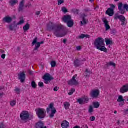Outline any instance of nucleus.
Listing matches in <instances>:
<instances>
[{"mask_svg":"<svg viewBox=\"0 0 128 128\" xmlns=\"http://www.w3.org/2000/svg\"><path fill=\"white\" fill-rule=\"evenodd\" d=\"M48 30L49 32L54 31V36L56 38H64L66 36L68 32L66 31V28L62 25H54L53 22H50L47 25Z\"/></svg>","mask_w":128,"mask_h":128,"instance_id":"f257e3e1","label":"nucleus"},{"mask_svg":"<svg viewBox=\"0 0 128 128\" xmlns=\"http://www.w3.org/2000/svg\"><path fill=\"white\" fill-rule=\"evenodd\" d=\"M95 48L100 50L101 52H104L106 48V44H104V40L102 38H98L95 40L94 42Z\"/></svg>","mask_w":128,"mask_h":128,"instance_id":"f03ea898","label":"nucleus"},{"mask_svg":"<svg viewBox=\"0 0 128 128\" xmlns=\"http://www.w3.org/2000/svg\"><path fill=\"white\" fill-rule=\"evenodd\" d=\"M50 118H52L54 116V114H56V110L54 106V104H50L49 107L47 108V113L50 114Z\"/></svg>","mask_w":128,"mask_h":128,"instance_id":"7ed1b4c3","label":"nucleus"},{"mask_svg":"<svg viewBox=\"0 0 128 128\" xmlns=\"http://www.w3.org/2000/svg\"><path fill=\"white\" fill-rule=\"evenodd\" d=\"M118 8L119 10V12L121 14H124V12H126H126H128V4H124V5L122 3H119L118 5Z\"/></svg>","mask_w":128,"mask_h":128,"instance_id":"20e7f679","label":"nucleus"},{"mask_svg":"<svg viewBox=\"0 0 128 128\" xmlns=\"http://www.w3.org/2000/svg\"><path fill=\"white\" fill-rule=\"evenodd\" d=\"M36 114L39 118H44L46 116V111L44 108H38L36 110Z\"/></svg>","mask_w":128,"mask_h":128,"instance_id":"39448f33","label":"nucleus"},{"mask_svg":"<svg viewBox=\"0 0 128 128\" xmlns=\"http://www.w3.org/2000/svg\"><path fill=\"white\" fill-rule=\"evenodd\" d=\"M20 118L21 120L26 122L30 118V114L27 111H23L20 115Z\"/></svg>","mask_w":128,"mask_h":128,"instance_id":"423d86ee","label":"nucleus"},{"mask_svg":"<svg viewBox=\"0 0 128 128\" xmlns=\"http://www.w3.org/2000/svg\"><path fill=\"white\" fill-rule=\"evenodd\" d=\"M100 90H92L90 93V96L92 98H98L100 96Z\"/></svg>","mask_w":128,"mask_h":128,"instance_id":"0eeeda50","label":"nucleus"},{"mask_svg":"<svg viewBox=\"0 0 128 128\" xmlns=\"http://www.w3.org/2000/svg\"><path fill=\"white\" fill-rule=\"evenodd\" d=\"M43 79L44 80L45 84H48L50 82V80H54V78L52 77L50 74H47L44 76Z\"/></svg>","mask_w":128,"mask_h":128,"instance_id":"6e6552de","label":"nucleus"},{"mask_svg":"<svg viewBox=\"0 0 128 128\" xmlns=\"http://www.w3.org/2000/svg\"><path fill=\"white\" fill-rule=\"evenodd\" d=\"M76 76H77L76 75L72 77V79L68 82V84H70V86H78V82L76 80Z\"/></svg>","mask_w":128,"mask_h":128,"instance_id":"1a4fd4ad","label":"nucleus"},{"mask_svg":"<svg viewBox=\"0 0 128 128\" xmlns=\"http://www.w3.org/2000/svg\"><path fill=\"white\" fill-rule=\"evenodd\" d=\"M88 100H90L88 98H81L78 99V102L80 104H88Z\"/></svg>","mask_w":128,"mask_h":128,"instance_id":"9d476101","label":"nucleus"},{"mask_svg":"<svg viewBox=\"0 0 128 128\" xmlns=\"http://www.w3.org/2000/svg\"><path fill=\"white\" fill-rule=\"evenodd\" d=\"M62 22H64L65 24H67L68 22L71 20H72V16H70V15L64 16L63 17V18H62Z\"/></svg>","mask_w":128,"mask_h":128,"instance_id":"9b49d317","label":"nucleus"},{"mask_svg":"<svg viewBox=\"0 0 128 128\" xmlns=\"http://www.w3.org/2000/svg\"><path fill=\"white\" fill-rule=\"evenodd\" d=\"M114 20H120L122 22H126V18L122 15H115Z\"/></svg>","mask_w":128,"mask_h":128,"instance_id":"f8f14e48","label":"nucleus"},{"mask_svg":"<svg viewBox=\"0 0 128 128\" xmlns=\"http://www.w3.org/2000/svg\"><path fill=\"white\" fill-rule=\"evenodd\" d=\"M18 78L20 80L21 82H24L26 80V74H24V72H22L19 74Z\"/></svg>","mask_w":128,"mask_h":128,"instance_id":"ddd939ff","label":"nucleus"},{"mask_svg":"<svg viewBox=\"0 0 128 128\" xmlns=\"http://www.w3.org/2000/svg\"><path fill=\"white\" fill-rule=\"evenodd\" d=\"M128 92V86L125 85L121 88L120 90V92L121 94H125V92Z\"/></svg>","mask_w":128,"mask_h":128,"instance_id":"4468645a","label":"nucleus"},{"mask_svg":"<svg viewBox=\"0 0 128 128\" xmlns=\"http://www.w3.org/2000/svg\"><path fill=\"white\" fill-rule=\"evenodd\" d=\"M106 14H108L109 16H112L114 14V9L109 8L106 12Z\"/></svg>","mask_w":128,"mask_h":128,"instance_id":"2eb2a0df","label":"nucleus"},{"mask_svg":"<svg viewBox=\"0 0 128 128\" xmlns=\"http://www.w3.org/2000/svg\"><path fill=\"white\" fill-rule=\"evenodd\" d=\"M82 64V62L79 60H76L74 61V66H76V68H78Z\"/></svg>","mask_w":128,"mask_h":128,"instance_id":"dca6fc26","label":"nucleus"},{"mask_svg":"<svg viewBox=\"0 0 128 128\" xmlns=\"http://www.w3.org/2000/svg\"><path fill=\"white\" fill-rule=\"evenodd\" d=\"M103 22L104 23V26L106 28V30H110V26L108 24V21L106 20H103Z\"/></svg>","mask_w":128,"mask_h":128,"instance_id":"f3484780","label":"nucleus"},{"mask_svg":"<svg viewBox=\"0 0 128 128\" xmlns=\"http://www.w3.org/2000/svg\"><path fill=\"white\" fill-rule=\"evenodd\" d=\"M61 126L62 128H68L70 127V123L68 121L64 120L62 122Z\"/></svg>","mask_w":128,"mask_h":128,"instance_id":"a211bd4d","label":"nucleus"},{"mask_svg":"<svg viewBox=\"0 0 128 128\" xmlns=\"http://www.w3.org/2000/svg\"><path fill=\"white\" fill-rule=\"evenodd\" d=\"M3 20L4 22H6L7 24H10V22H12V18L10 16H6L4 18Z\"/></svg>","mask_w":128,"mask_h":128,"instance_id":"6ab92c4d","label":"nucleus"},{"mask_svg":"<svg viewBox=\"0 0 128 128\" xmlns=\"http://www.w3.org/2000/svg\"><path fill=\"white\" fill-rule=\"evenodd\" d=\"M24 7V0H22L19 4V12H22Z\"/></svg>","mask_w":128,"mask_h":128,"instance_id":"aec40b11","label":"nucleus"},{"mask_svg":"<svg viewBox=\"0 0 128 128\" xmlns=\"http://www.w3.org/2000/svg\"><path fill=\"white\" fill-rule=\"evenodd\" d=\"M36 128H47L46 126H44V123L42 122H38L36 124Z\"/></svg>","mask_w":128,"mask_h":128,"instance_id":"412c9836","label":"nucleus"},{"mask_svg":"<svg viewBox=\"0 0 128 128\" xmlns=\"http://www.w3.org/2000/svg\"><path fill=\"white\" fill-rule=\"evenodd\" d=\"M91 74H92V72H90V70H88V69H86L85 71L84 76H86V78H89V76H90Z\"/></svg>","mask_w":128,"mask_h":128,"instance_id":"4be33fe9","label":"nucleus"},{"mask_svg":"<svg viewBox=\"0 0 128 128\" xmlns=\"http://www.w3.org/2000/svg\"><path fill=\"white\" fill-rule=\"evenodd\" d=\"M86 16H87L85 14H83L82 15V22L80 21L81 24H82V25L86 24V18H86Z\"/></svg>","mask_w":128,"mask_h":128,"instance_id":"5701e85b","label":"nucleus"},{"mask_svg":"<svg viewBox=\"0 0 128 128\" xmlns=\"http://www.w3.org/2000/svg\"><path fill=\"white\" fill-rule=\"evenodd\" d=\"M67 26L68 28H72L74 26V20H70V21H68L67 23Z\"/></svg>","mask_w":128,"mask_h":128,"instance_id":"b1692460","label":"nucleus"},{"mask_svg":"<svg viewBox=\"0 0 128 128\" xmlns=\"http://www.w3.org/2000/svg\"><path fill=\"white\" fill-rule=\"evenodd\" d=\"M18 3V0H11L10 2V4L12 6H15V4H16Z\"/></svg>","mask_w":128,"mask_h":128,"instance_id":"393cba45","label":"nucleus"},{"mask_svg":"<svg viewBox=\"0 0 128 128\" xmlns=\"http://www.w3.org/2000/svg\"><path fill=\"white\" fill-rule=\"evenodd\" d=\"M90 38V36L82 34L78 36V38H79L80 40H82V38Z\"/></svg>","mask_w":128,"mask_h":128,"instance_id":"a878e982","label":"nucleus"},{"mask_svg":"<svg viewBox=\"0 0 128 128\" xmlns=\"http://www.w3.org/2000/svg\"><path fill=\"white\" fill-rule=\"evenodd\" d=\"M30 24H27L23 27V29L24 32H28V30H30Z\"/></svg>","mask_w":128,"mask_h":128,"instance_id":"bb28decb","label":"nucleus"},{"mask_svg":"<svg viewBox=\"0 0 128 128\" xmlns=\"http://www.w3.org/2000/svg\"><path fill=\"white\" fill-rule=\"evenodd\" d=\"M70 105L68 102H66L64 103V108H65L66 110H68V108H70Z\"/></svg>","mask_w":128,"mask_h":128,"instance_id":"cd10ccee","label":"nucleus"},{"mask_svg":"<svg viewBox=\"0 0 128 128\" xmlns=\"http://www.w3.org/2000/svg\"><path fill=\"white\" fill-rule=\"evenodd\" d=\"M93 105L95 108H100V103L98 102H93Z\"/></svg>","mask_w":128,"mask_h":128,"instance_id":"c85d7f7f","label":"nucleus"},{"mask_svg":"<svg viewBox=\"0 0 128 128\" xmlns=\"http://www.w3.org/2000/svg\"><path fill=\"white\" fill-rule=\"evenodd\" d=\"M118 102H124V97L122 96H119L118 99Z\"/></svg>","mask_w":128,"mask_h":128,"instance_id":"c756f323","label":"nucleus"},{"mask_svg":"<svg viewBox=\"0 0 128 128\" xmlns=\"http://www.w3.org/2000/svg\"><path fill=\"white\" fill-rule=\"evenodd\" d=\"M16 104V100H13L10 102V106L12 108Z\"/></svg>","mask_w":128,"mask_h":128,"instance_id":"7c9ffc66","label":"nucleus"},{"mask_svg":"<svg viewBox=\"0 0 128 128\" xmlns=\"http://www.w3.org/2000/svg\"><path fill=\"white\" fill-rule=\"evenodd\" d=\"M24 24V18H22L19 22L17 24V26H20V24Z\"/></svg>","mask_w":128,"mask_h":128,"instance_id":"2f4dec72","label":"nucleus"},{"mask_svg":"<svg viewBox=\"0 0 128 128\" xmlns=\"http://www.w3.org/2000/svg\"><path fill=\"white\" fill-rule=\"evenodd\" d=\"M31 86L33 88H36V82L34 81H32L31 83Z\"/></svg>","mask_w":128,"mask_h":128,"instance_id":"473e14b6","label":"nucleus"},{"mask_svg":"<svg viewBox=\"0 0 128 128\" xmlns=\"http://www.w3.org/2000/svg\"><path fill=\"white\" fill-rule=\"evenodd\" d=\"M76 92V89L74 88L71 89L68 92V96H72V94H74V92Z\"/></svg>","mask_w":128,"mask_h":128,"instance_id":"72a5a7b5","label":"nucleus"},{"mask_svg":"<svg viewBox=\"0 0 128 128\" xmlns=\"http://www.w3.org/2000/svg\"><path fill=\"white\" fill-rule=\"evenodd\" d=\"M116 66V64L115 63H114L112 62H110L109 63H108L107 64V66L108 67V66Z\"/></svg>","mask_w":128,"mask_h":128,"instance_id":"f704fd0d","label":"nucleus"},{"mask_svg":"<svg viewBox=\"0 0 128 128\" xmlns=\"http://www.w3.org/2000/svg\"><path fill=\"white\" fill-rule=\"evenodd\" d=\"M50 64L52 68H56V61H52L51 62Z\"/></svg>","mask_w":128,"mask_h":128,"instance_id":"c9c22d12","label":"nucleus"},{"mask_svg":"<svg viewBox=\"0 0 128 128\" xmlns=\"http://www.w3.org/2000/svg\"><path fill=\"white\" fill-rule=\"evenodd\" d=\"M40 47V45L39 44L38 42L36 45V47L34 49V50H38L39 48Z\"/></svg>","mask_w":128,"mask_h":128,"instance_id":"e433bc0d","label":"nucleus"},{"mask_svg":"<svg viewBox=\"0 0 128 128\" xmlns=\"http://www.w3.org/2000/svg\"><path fill=\"white\" fill-rule=\"evenodd\" d=\"M38 42V38H36L34 39V40H33V42H32V46H34V44H36Z\"/></svg>","mask_w":128,"mask_h":128,"instance_id":"4c0bfd02","label":"nucleus"},{"mask_svg":"<svg viewBox=\"0 0 128 128\" xmlns=\"http://www.w3.org/2000/svg\"><path fill=\"white\" fill-rule=\"evenodd\" d=\"M105 42L107 46H109V44H112V42L108 39V40L106 39Z\"/></svg>","mask_w":128,"mask_h":128,"instance_id":"58836bf2","label":"nucleus"},{"mask_svg":"<svg viewBox=\"0 0 128 128\" xmlns=\"http://www.w3.org/2000/svg\"><path fill=\"white\" fill-rule=\"evenodd\" d=\"M94 112V108H92V106H90L88 110V112L92 114V112Z\"/></svg>","mask_w":128,"mask_h":128,"instance_id":"ea45409f","label":"nucleus"},{"mask_svg":"<svg viewBox=\"0 0 128 128\" xmlns=\"http://www.w3.org/2000/svg\"><path fill=\"white\" fill-rule=\"evenodd\" d=\"M14 92H16V93L20 94V89L18 88H16L14 90Z\"/></svg>","mask_w":128,"mask_h":128,"instance_id":"a19ab883","label":"nucleus"},{"mask_svg":"<svg viewBox=\"0 0 128 128\" xmlns=\"http://www.w3.org/2000/svg\"><path fill=\"white\" fill-rule=\"evenodd\" d=\"M62 12H63L64 14H66V12H68V10L66 8V7H63L62 8Z\"/></svg>","mask_w":128,"mask_h":128,"instance_id":"79ce46f5","label":"nucleus"},{"mask_svg":"<svg viewBox=\"0 0 128 128\" xmlns=\"http://www.w3.org/2000/svg\"><path fill=\"white\" fill-rule=\"evenodd\" d=\"M64 2L62 0H58V6H60V4H62Z\"/></svg>","mask_w":128,"mask_h":128,"instance_id":"37998d69","label":"nucleus"},{"mask_svg":"<svg viewBox=\"0 0 128 128\" xmlns=\"http://www.w3.org/2000/svg\"><path fill=\"white\" fill-rule=\"evenodd\" d=\"M14 25L12 24L9 26V29L10 30H14Z\"/></svg>","mask_w":128,"mask_h":128,"instance_id":"c03bdc74","label":"nucleus"},{"mask_svg":"<svg viewBox=\"0 0 128 128\" xmlns=\"http://www.w3.org/2000/svg\"><path fill=\"white\" fill-rule=\"evenodd\" d=\"M90 120L91 122H94L96 120V117L94 116H92L90 118Z\"/></svg>","mask_w":128,"mask_h":128,"instance_id":"a18cd8bd","label":"nucleus"},{"mask_svg":"<svg viewBox=\"0 0 128 128\" xmlns=\"http://www.w3.org/2000/svg\"><path fill=\"white\" fill-rule=\"evenodd\" d=\"M38 86H40V88H42V86H44V82H40L38 83Z\"/></svg>","mask_w":128,"mask_h":128,"instance_id":"49530a36","label":"nucleus"},{"mask_svg":"<svg viewBox=\"0 0 128 128\" xmlns=\"http://www.w3.org/2000/svg\"><path fill=\"white\" fill-rule=\"evenodd\" d=\"M84 10V12H90V9L88 8H85V9Z\"/></svg>","mask_w":128,"mask_h":128,"instance_id":"de8ad7c7","label":"nucleus"},{"mask_svg":"<svg viewBox=\"0 0 128 128\" xmlns=\"http://www.w3.org/2000/svg\"><path fill=\"white\" fill-rule=\"evenodd\" d=\"M58 90H60V88L58 86H56L54 88V92H58Z\"/></svg>","mask_w":128,"mask_h":128,"instance_id":"09e8293b","label":"nucleus"},{"mask_svg":"<svg viewBox=\"0 0 128 128\" xmlns=\"http://www.w3.org/2000/svg\"><path fill=\"white\" fill-rule=\"evenodd\" d=\"M121 26H126V21L121 22Z\"/></svg>","mask_w":128,"mask_h":128,"instance_id":"8fccbe9b","label":"nucleus"},{"mask_svg":"<svg viewBox=\"0 0 128 128\" xmlns=\"http://www.w3.org/2000/svg\"><path fill=\"white\" fill-rule=\"evenodd\" d=\"M76 50H82V46H77Z\"/></svg>","mask_w":128,"mask_h":128,"instance_id":"3c124183","label":"nucleus"},{"mask_svg":"<svg viewBox=\"0 0 128 128\" xmlns=\"http://www.w3.org/2000/svg\"><path fill=\"white\" fill-rule=\"evenodd\" d=\"M4 96V92H0V99L2 98V97Z\"/></svg>","mask_w":128,"mask_h":128,"instance_id":"603ef678","label":"nucleus"},{"mask_svg":"<svg viewBox=\"0 0 128 128\" xmlns=\"http://www.w3.org/2000/svg\"><path fill=\"white\" fill-rule=\"evenodd\" d=\"M124 104V102H120L119 104V106H122Z\"/></svg>","mask_w":128,"mask_h":128,"instance_id":"864d4df0","label":"nucleus"},{"mask_svg":"<svg viewBox=\"0 0 128 128\" xmlns=\"http://www.w3.org/2000/svg\"><path fill=\"white\" fill-rule=\"evenodd\" d=\"M0 128H4V126L3 124L1 123L0 124Z\"/></svg>","mask_w":128,"mask_h":128,"instance_id":"5fc2aeb1","label":"nucleus"},{"mask_svg":"<svg viewBox=\"0 0 128 128\" xmlns=\"http://www.w3.org/2000/svg\"><path fill=\"white\" fill-rule=\"evenodd\" d=\"M2 58L3 60H4V58H6V54H2Z\"/></svg>","mask_w":128,"mask_h":128,"instance_id":"6e6d98bb","label":"nucleus"},{"mask_svg":"<svg viewBox=\"0 0 128 128\" xmlns=\"http://www.w3.org/2000/svg\"><path fill=\"white\" fill-rule=\"evenodd\" d=\"M36 16H40V12H36Z\"/></svg>","mask_w":128,"mask_h":128,"instance_id":"4d7b16f0","label":"nucleus"},{"mask_svg":"<svg viewBox=\"0 0 128 128\" xmlns=\"http://www.w3.org/2000/svg\"><path fill=\"white\" fill-rule=\"evenodd\" d=\"M110 6L112 8V9L114 8H116V6H114V4H111Z\"/></svg>","mask_w":128,"mask_h":128,"instance_id":"13d9d810","label":"nucleus"},{"mask_svg":"<svg viewBox=\"0 0 128 128\" xmlns=\"http://www.w3.org/2000/svg\"><path fill=\"white\" fill-rule=\"evenodd\" d=\"M38 44L40 46V44H44V42L43 41L41 42H38Z\"/></svg>","mask_w":128,"mask_h":128,"instance_id":"bf43d9fd","label":"nucleus"},{"mask_svg":"<svg viewBox=\"0 0 128 128\" xmlns=\"http://www.w3.org/2000/svg\"><path fill=\"white\" fill-rule=\"evenodd\" d=\"M29 74H32V72L30 71V70H29Z\"/></svg>","mask_w":128,"mask_h":128,"instance_id":"052dcab7","label":"nucleus"},{"mask_svg":"<svg viewBox=\"0 0 128 128\" xmlns=\"http://www.w3.org/2000/svg\"><path fill=\"white\" fill-rule=\"evenodd\" d=\"M63 42H64V44H66V40H63Z\"/></svg>","mask_w":128,"mask_h":128,"instance_id":"680f3d73","label":"nucleus"},{"mask_svg":"<svg viewBox=\"0 0 128 128\" xmlns=\"http://www.w3.org/2000/svg\"><path fill=\"white\" fill-rule=\"evenodd\" d=\"M126 114H128V109L125 110Z\"/></svg>","mask_w":128,"mask_h":128,"instance_id":"e2e57ef3","label":"nucleus"},{"mask_svg":"<svg viewBox=\"0 0 128 128\" xmlns=\"http://www.w3.org/2000/svg\"><path fill=\"white\" fill-rule=\"evenodd\" d=\"M74 128H80V126H75Z\"/></svg>","mask_w":128,"mask_h":128,"instance_id":"0e129e2a","label":"nucleus"},{"mask_svg":"<svg viewBox=\"0 0 128 128\" xmlns=\"http://www.w3.org/2000/svg\"><path fill=\"white\" fill-rule=\"evenodd\" d=\"M76 14H78V11L76 10Z\"/></svg>","mask_w":128,"mask_h":128,"instance_id":"69168bd1","label":"nucleus"},{"mask_svg":"<svg viewBox=\"0 0 128 128\" xmlns=\"http://www.w3.org/2000/svg\"><path fill=\"white\" fill-rule=\"evenodd\" d=\"M117 124H120V121H118V122H117Z\"/></svg>","mask_w":128,"mask_h":128,"instance_id":"338daca9","label":"nucleus"},{"mask_svg":"<svg viewBox=\"0 0 128 128\" xmlns=\"http://www.w3.org/2000/svg\"><path fill=\"white\" fill-rule=\"evenodd\" d=\"M20 50V47H18V48H17V50Z\"/></svg>","mask_w":128,"mask_h":128,"instance_id":"774afa93","label":"nucleus"}]
</instances>
